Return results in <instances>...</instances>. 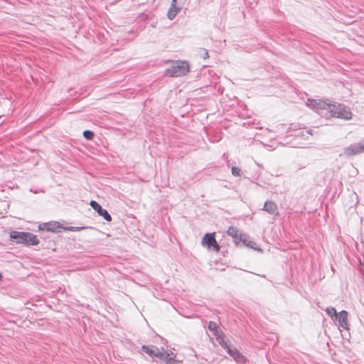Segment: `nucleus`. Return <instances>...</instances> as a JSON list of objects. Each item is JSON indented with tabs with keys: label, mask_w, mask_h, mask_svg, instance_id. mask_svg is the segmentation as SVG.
<instances>
[{
	"label": "nucleus",
	"mask_w": 364,
	"mask_h": 364,
	"mask_svg": "<svg viewBox=\"0 0 364 364\" xmlns=\"http://www.w3.org/2000/svg\"><path fill=\"white\" fill-rule=\"evenodd\" d=\"M191 71V65L187 60L171 61L170 67L166 69L165 74L171 77H181L187 75Z\"/></svg>",
	"instance_id": "nucleus-1"
},
{
	"label": "nucleus",
	"mask_w": 364,
	"mask_h": 364,
	"mask_svg": "<svg viewBox=\"0 0 364 364\" xmlns=\"http://www.w3.org/2000/svg\"><path fill=\"white\" fill-rule=\"evenodd\" d=\"M10 240L25 245H37L39 240L36 235L28 232L11 231L9 234Z\"/></svg>",
	"instance_id": "nucleus-2"
},
{
	"label": "nucleus",
	"mask_w": 364,
	"mask_h": 364,
	"mask_svg": "<svg viewBox=\"0 0 364 364\" xmlns=\"http://www.w3.org/2000/svg\"><path fill=\"white\" fill-rule=\"evenodd\" d=\"M329 109L330 116L348 120L353 117L350 109L341 104H333Z\"/></svg>",
	"instance_id": "nucleus-3"
},
{
	"label": "nucleus",
	"mask_w": 364,
	"mask_h": 364,
	"mask_svg": "<svg viewBox=\"0 0 364 364\" xmlns=\"http://www.w3.org/2000/svg\"><path fill=\"white\" fill-rule=\"evenodd\" d=\"M227 233L229 236L232 237L236 244L242 243L246 246L252 247L254 242L249 240L246 234L240 232V230L235 227H229Z\"/></svg>",
	"instance_id": "nucleus-4"
},
{
	"label": "nucleus",
	"mask_w": 364,
	"mask_h": 364,
	"mask_svg": "<svg viewBox=\"0 0 364 364\" xmlns=\"http://www.w3.org/2000/svg\"><path fill=\"white\" fill-rule=\"evenodd\" d=\"M201 244L209 250H213L216 252L220 250V246L215 239V232L205 234L202 238Z\"/></svg>",
	"instance_id": "nucleus-5"
},
{
	"label": "nucleus",
	"mask_w": 364,
	"mask_h": 364,
	"mask_svg": "<svg viewBox=\"0 0 364 364\" xmlns=\"http://www.w3.org/2000/svg\"><path fill=\"white\" fill-rule=\"evenodd\" d=\"M38 229L40 231H46L57 233L60 232L61 230L63 229V227L59 222L50 221L39 224L38 226Z\"/></svg>",
	"instance_id": "nucleus-6"
},
{
	"label": "nucleus",
	"mask_w": 364,
	"mask_h": 364,
	"mask_svg": "<svg viewBox=\"0 0 364 364\" xmlns=\"http://www.w3.org/2000/svg\"><path fill=\"white\" fill-rule=\"evenodd\" d=\"M306 105L314 109H328L331 108V104L321 99H308Z\"/></svg>",
	"instance_id": "nucleus-7"
},
{
	"label": "nucleus",
	"mask_w": 364,
	"mask_h": 364,
	"mask_svg": "<svg viewBox=\"0 0 364 364\" xmlns=\"http://www.w3.org/2000/svg\"><path fill=\"white\" fill-rule=\"evenodd\" d=\"M90 205L102 217L104 218L105 220L107 222H110L112 220V217L109 214V213L102 208V206L95 200H91L90 202Z\"/></svg>",
	"instance_id": "nucleus-8"
},
{
	"label": "nucleus",
	"mask_w": 364,
	"mask_h": 364,
	"mask_svg": "<svg viewBox=\"0 0 364 364\" xmlns=\"http://www.w3.org/2000/svg\"><path fill=\"white\" fill-rule=\"evenodd\" d=\"M142 350L147 353L148 355L151 356H156L159 358H164V353L159 350V349L154 346H142L141 347Z\"/></svg>",
	"instance_id": "nucleus-9"
},
{
	"label": "nucleus",
	"mask_w": 364,
	"mask_h": 364,
	"mask_svg": "<svg viewBox=\"0 0 364 364\" xmlns=\"http://www.w3.org/2000/svg\"><path fill=\"white\" fill-rule=\"evenodd\" d=\"M364 152V144H355L345 149V153L348 156L355 155Z\"/></svg>",
	"instance_id": "nucleus-10"
},
{
	"label": "nucleus",
	"mask_w": 364,
	"mask_h": 364,
	"mask_svg": "<svg viewBox=\"0 0 364 364\" xmlns=\"http://www.w3.org/2000/svg\"><path fill=\"white\" fill-rule=\"evenodd\" d=\"M227 350L236 362L242 363L246 361V358L237 349L228 348Z\"/></svg>",
	"instance_id": "nucleus-11"
},
{
	"label": "nucleus",
	"mask_w": 364,
	"mask_h": 364,
	"mask_svg": "<svg viewBox=\"0 0 364 364\" xmlns=\"http://www.w3.org/2000/svg\"><path fill=\"white\" fill-rule=\"evenodd\" d=\"M264 209L271 215L277 216L279 215L277 204L273 201H267L264 204Z\"/></svg>",
	"instance_id": "nucleus-12"
},
{
	"label": "nucleus",
	"mask_w": 364,
	"mask_h": 364,
	"mask_svg": "<svg viewBox=\"0 0 364 364\" xmlns=\"http://www.w3.org/2000/svg\"><path fill=\"white\" fill-rule=\"evenodd\" d=\"M338 322L341 327L345 329H348V312L346 311H342L338 314Z\"/></svg>",
	"instance_id": "nucleus-13"
},
{
	"label": "nucleus",
	"mask_w": 364,
	"mask_h": 364,
	"mask_svg": "<svg viewBox=\"0 0 364 364\" xmlns=\"http://www.w3.org/2000/svg\"><path fill=\"white\" fill-rule=\"evenodd\" d=\"M215 336L218 342L221 345V346L223 348L227 350L229 348L227 343H225V336L222 331L220 332H217V333L215 334Z\"/></svg>",
	"instance_id": "nucleus-14"
},
{
	"label": "nucleus",
	"mask_w": 364,
	"mask_h": 364,
	"mask_svg": "<svg viewBox=\"0 0 364 364\" xmlns=\"http://www.w3.org/2000/svg\"><path fill=\"white\" fill-rule=\"evenodd\" d=\"M164 358H160L166 362V364H177V360L175 359L176 355L173 353H164Z\"/></svg>",
	"instance_id": "nucleus-15"
},
{
	"label": "nucleus",
	"mask_w": 364,
	"mask_h": 364,
	"mask_svg": "<svg viewBox=\"0 0 364 364\" xmlns=\"http://www.w3.org/2000/svg\"><path fill=\"white\" fill-rule=\"evenodd\" d=\"M176 3H174L173 1H172V4H171V6L170 7V9H168V14H167V16H168V18L170 19V20H172L175 18V16H176V14H178V11H179V9H177L176 7Z\"/></svg>",
	"instance_id": "nucleus-16"
},
{
	"label": "nucleus",
	"mask_w": 364,
	"mask_h": 364,
	"mask_svg": "<svg viewBox=\"0 0 364 364\" xmlns=\"http://www.w3.org/2000/svg\"><path fill=\"white\" fill-rule=\"evenodd\" d=\"M208 328L209 330L213 333V334H216L217 332H220L221 331L220 329H219V327L218 326V324L214 322V321H210L209 322V324H208Z\"/></svg>",
	"instance_id": "nucleus-17"
},
{
	"label": "nucleus",
	"mask_w": 364,
	"mask_h": 364,
	"mask_svg": "<svg viewBox=\"0 0 364 364\" xmlns=\"http://www.w3.org/2000/svg\"><path fill=\"white\" fill-rule=\"evenodd\" d=\"M326 311L332 318H333V317H335L336 319L338 318V314L335 308H327Z\"/></svg>",
	"instance_id": "nucleus-18"
},
{
	"label": "nucleus",
	"mask_w": 364,
	"mask_h": 364,
	"mask_svg": "<svg viewBox=\"0 0 364 364\" xmlns=\"http://www.w3.org/2000/svg\"><path fill=\"white\" fill-rule=\"evenodd\" d=\"M83 136L88 140H92L94 137V133L92 131L86 130L83 132Z\"/></svg>",
	"instance_id": "nucleus-19"
},
{
	"label": "nucleus",
	"mask_w": 364,
	"mask_h": 364,
	"mask_svg": "<svg viewBox=\"0 0 364 364\" xmlns=\"http://www.w3.org/2000/svg\"><path fill=\"white\" fill-rule=\"evenodd\" d=\"M232 173L235 176H239L240 175V169L237 167H232Z\"/></svg>",
	"instance_id": "nucleus-20"
},
{
	"label": "nucleus",
	"mask_w": 364,
	"mask_h": 364,
	"mask_svg": "<svg viewBox=\"0 0 364 364\" xmlns=\"http://www.w3.org/2000/svg\"><path fill=\"white\" fill-rule=\"evenodd\" d=\"M204 55H205V58H208V51H206V50L205 51Z\"/></svg>",
	"instance_id": "nucleus-21"
},
{
	"label": "nucleus",
	"mask_w": 364,
	"mask_h": 364,
	"mask_svg": "<svg viewBox=\"0 0 364 364\" xmlns=\"http://www.w3.org/2000/svg\"><path fill=\"white\" fill-rule=\"evenodd\" d=\"M1 279H2V275H1V274H0V281L1 280Z\"/></svg>",
	"instance_id": "nucleus-22"
}]
</instances>
